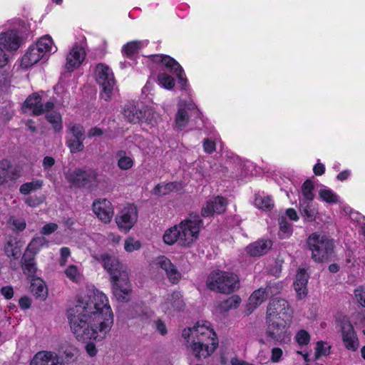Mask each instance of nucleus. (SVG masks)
Wrapping results in <instances>:
<instances>
[{
	"label": "nucleus",
	"instance_id": "44",
	"mask_svg": "<svg viewBox=\"0 0 365 365\" xmlns=\"http://www.w3.org/2000/svg\"><path fill=\"white\" fill-rule=\"evenodd\" d=\"M189 120L187 112L184 108H180L175 115V123L178 127H184Z\"/></svg>",
	"mask_w": 365,
	"mask_h": 365
},
{
	"label": "nucleus",
	"instance_id": "15",
	"mask_svg": "<svg viewBox=\"0 0 365 365\" xmlns=\"http://www.w3.org/2000/svg\"><path fill=\"white\" fill-rule=\"evenodd\" d=\"M227 200L222 197H215L206 202L201 210V215L204 217L212 215L214 213L222 214L226 210Z\"/></svg>",
	"mask_w": 365,
	"mask_h": 365
},
{
	"label": "nucleus",
	"instance_id": "3",
	"mask_svg": "<svg viewBox=\"0 0 365 365\" xmlns=\"http://www.w3.org/2000/svg\"><path fill=\"white\" fill-rule=\"evenodd\" d=\"M307 246L312 251V258L315 262H328L334 257V241L325 235L312 233L307 240Z\"/></svg>",
	"mask_w": 365,
	"mask_h": 365
},
{
	"label": "nucleus",
	"instance_id": "14",
	"mask_svg": "<svg viewBox=\"0 0 365 365\" xmlns=\"http://www.w3.org/2000/svg\"><path fill=\"white\" fill-rule=\"evenodd\" d=\"M93 210L103 222L108 223L113 215L111 202L107 199L96 200L93 203Z\"/></svg>",
	"mask_w": 365,
	"mask_h": 365
},
{
	"label": "nucleus",
	"instance_id": "28",
	"mask_svg": "<svg viewBox=\"0 0 365 365\" xmlns=\"http://www.w3.org/2000/svg\"><path fill=\"white\" fill-rule=\"evenodd\" d=\"M118 158V166L121 170H128L133 165V160L131 158L126 155V152L123 150H118L115 155Z\"/></svg>",
	"mask_w": 365,
	"mask_h": 365
},
{
	"label": "nucleus",
	"instance_id": "21",
	"mask_svg": "<svg viewBox=\"0 0 365 365\" xmlns=\"http://www.w3.org/2000/svg\"><path fill=\"white\" fill-rule=\"evenodd\" d=\"M309 276L307 271L303 268H299L297 274L296 280L294 283V289L300 299L307 294V284Z\"/></svg>",
	"mask_w": 365,
	"mask_h": 365
},
{
	"label": "nucleus",
	"instance_id": "49",
	"mask_svg": "<svg viewBox=\"0 0 365 365\" xmlns=\"http://www.w3.org/2000/svg\"><path fill=\"white\" fill-rule=\"evenodd\" d=\"M141 115L140 122H145L148 124L153 126L156 123L155 115L151 109L143 108L140 109Z\"/></svg>",
	"mask_w": 365,
	"mask_h": 365
},
{
	"label": "nucleus",
	"instance_id": "41",
	"mask_svg": "<svg viewBox=\"0 0 365 365\" xmlns=\"http://www.w3.org/2000/svg\"><path fill=\"white\" fill-rule=\"evenodd\" d=\"M175 185L173 182L167 183L165 185H157L153 190V193L158 196L165 195L170 192L174 190Z\"/></svg>",
	"mask_w": 365,
	"mask_h": 365
},
{
	"label": "nucleus",
	"instance_id": "48",
	"mask_svg": "<svg viewBox=\"0 0 365 365\" xmlns=\"http://www.w3.org/2000/svg\"><path fill=\"white\" fill-rule=\"evenodd\" d=\"M319 197L326 202L336 203L338 202V196L331 190L322 189L319 190Z\"/></svg>",
	"mask_w": 365,
	"mask_h": 365
},
{
	"label": "nucleus",
	"instance_id": "2",
	"mask_svg": "<svg viewBox=\"0 0 365 365\" xmlns=\"http://www.w3.org/2000/svg\"><path fill=\"white\" fill-rule=\"evenodd\" d=\"M104 269L109 273L112 292L117 301L128 302L132 297V285L127 267L119 259L108 254L101 256Z\"/></svg>",
	"mask_w": 365,
	"mask_h": 365
},
{
	"label": "nucleus",
	"instance_id": "8",
	"mask_svg": "<svg viewBox=\"0 0 365 365\" xmlns=\"http://www.w3.org/2000/svg\"><path fill=\"white\" fill-rule=\"evenodd\" d=\"M266 324L265 334L267 341H274L277 344L284 341L287 333L285 319H282L279 321L274 318H271V317H266Z\"/></svg>",
	"mask_w": 365,
	"mask_h": 365
},
{
	"label": "nucleus",
	"instance_id": "5",
	"mask_svg": "<svg viewBox=\"0 0 365 365\" xmlns=\"http://www.w3.org/2000/svg\"><path fill=\"white\" fill-rule=\"evenodd\" d=\"M66 178L73 186L91 189L96 186L97 173L91 169L76 168L66 175Z\"/></svg>",
	"mask_w": 365,
	"mask_h": 365
},
{
	"label": "nucleus",
	"instance_id": "24",
	"mask_svg": "<svg viewBox=\"0 0 365 365\" xmlns=\"http://www.w3.org/2000/svg\"><path fill=\"white\" fill-rule=\"evenodd\" d=\"M312 202L299 200V212L306 222H313L315 220L317 211L312 207Z\"/></svg>",
	"mask_w": 365,
	"mask_h": 365
},
{
	"label": "nucleus",
	"instance_id": "25",
	"mask_svg": "<svg viewBox=\"0 0 365 365\" xmlns=\"http://www.w3.org/2000/svg\"><path fill=\"white\" fill-rule=\"evenodd\" d=\"M21 242L15 237H10L7 241L4 251L8 257H12L14 259L19 258L21 255Z\"/></svg>",
	"mask_w": 365,
	"mask_h": 365
},
{
	"label": "nucleus",
	"instance_id": "33",
	"mask_svg": "<svg viewBox=\"0 0 365 365\" xmlns=\"http://www.w3.org/2000/svg\"><path fill=\"white\" fill-rule=\"evenodd\" d=\"M167 302H170L173 307L177 311L182 310L185 307L182 296L181 293L178 291L173 292L168 296L167 298Z\"/></svg>",
	"mask_w": 365,
	"mask_h": 365
},
{
	"label": "nucleus",
	"instance_id": "19",
	"mask_svg": "<svg viewBox=\"0 0 365 365\" xmlns=\"http://www.w3.org/2000/svg\"><path fill=\"white\" fill-rule=\"evenodd\" d=\"M86 53L83 48L75 45L66 58V68L72 71L74 68L81 65L85 58Z\"/></svg>",
	"mask_w": 365,
	"mask_h": 365
},
{
	"label": "nucleus",
	"instance_id": "55",
	"mask_svg": "<svg viewBox=\"0 0 365 365\" xmlns=\"http://www.w3.org/2000/svg\"><path fill=\"white\" fill-rule=\"evenodd\" d=\"M22 268L25 274L32 278L35 277L37 268L34 261L22 264Z\"/></svg>",
	"mask_w": 365,
	"mask_h": 365
},
{
	"label": "nucleus",
	"instance_id": "42",
	"mask_svg": "<svg viewBox=\"0 0 365 365\" xmlns=\"http://www.w3.org/2000/svg\"><path fill=\"white\" fill-rule=\"evenodd\" d=\"M140 41H131L125 44L122 48V52L128 57L138 52L140 49Z\"/></svg>",
	"mask_w": 365,
	"mask_h": 365
},
{
	"label": "nucleus",
	"instance_id": "60",
	"mask_svg": "<svg viewBox=\"0 0 365 365\" xmlns=\"http://www.w3.org/2000/svg\"><path fill=\"white\" fill-rule=\"evenodd\" d=\"M203 148L206 153H212L215 150V143L209 138L205 139Z\"/></svg>",
	"mask_w": 365,
	"mask_h": 365
},
{
	"label": "nucleus",
	"instance_id": "13",
	"mask_svg": "<svg viewBox=\"0 0 365 365\" xmlns=\"http://www.w3.org/2000/svg\"><path fill=\"white\" fill-rule=\"evenodd\" d=\"M178 227L180 233V244L182 246H189L197 239L200 229L198 226H195L183 221L180 222Z\"/></svg>",
	"mask_w": 365,
	"mask_h": 365
},
{
	"label": "nucleus",
	"instance_id": "61",
	"mask_svg": "<svg viewBox=\"0 0 365 365\" xmlns=\"http://www.w3.org/2000/svg\"><path fill=\"white\" fill-rule=\"evenodd\" d=\"M4 50L6 49L0 45V68L6 66L9 59V55Z\"/></svg>",
	"mask_w": 365,
	"mask_h": 365
},
{
	"label": "nucleus",
	"instance_id": "36",
	"mask_svg": "<svg viewBox=\"0 0 365 365\" xmlns=\"http://www.w3.org/2000/svg\"><path fill=\"white\" fill-rule=\"evenodd\" d=\"M180 233L178 227L174 226L168 229L163 235V240L167 245H173L178 240L180 241Z\"/></svg>",
	"mask_w": 365,
	"mask_h": 365
},
{
	"label": "nucleus",
	"instance_id": "40",
	"mask_svg": "<svg viewBox=\"0 0 365 365\" xmlns=\"http://www.w3.org/2000/svg\"><path fill=\"white\" fill-rule=\"evenodd\" d=\"M84 139H78L75 138H71L66 142L68 147L69 148L71 153H75L76 152L82 151L84 149V145L83 143Z\"/></svg>",
	"mask_w": 365,
	"mask_h": 365
},
{
	"label": "nucleus",
	"instance_id": "31",
	"mask_svg": "<svg viewBox=\"0 0 365 365\" xmlns=\"http://www.w3.org/2000/svg\"><path fill=\"white\" fill-rule=\"evenodd\" d=\"M240 302L241 299L238 295H232L220 303V309L222 312H226L231 309L237 308Z\"/></svg>",
	"mask_w": 365,
	"mask_h": 365
},
{
	"label": "nucleus",
	"instance_id": "64",
	"mask_svg": "<svg viewBox=\"0 0 365 365\" xmlns=\"http://www.w3.org/2000/svg\"><path fill=\"white\" fill-rule=\"evenodd\" d=\"M25 202L28 205L31 207H36L39 205L43 202V200L37 197L29 196L26 199Z\"/></svg>",
	"mask_w": 365,
	"mask_h": 365
},
{
	"label": "nucleus",
	"instance_id": "52",
	"mask_svg": "<svg viewBox=\"0 0 365 365\" xmlns=\"http://www.w3.org/2000/svg\"><path fill=\"white\" fill-rule=\"evenodd\" d=\"M295 339L299 345L304 346L309 344L310 335L306 330L302 329L297 333Z\"/></svg>",
	"mask_w": 365,
	"mask_h": 365
},
{
	"label": "nucleus",
	"instance_id": "39",
	"mask_svg": "<svg viewBox=\"0 0 365 365\" xmlns=\"http://www.w3.org/2000/svg\"><path fill=\"white\" fill-rule=\"evenodd\" d=\"M53 43V41L50 36H46L44 37L41 38L34 45L42 53L46 55V53L50 51L51 50V45Z\"/></svg>",
	"mask_w": 365,
	"mask_h": 365
},
{
	"label": "nucleus",
	"instance_id": "4",
	"mask_svg": "<svg viewBox=\"0 0 365 365\" xmlns=\"http://www.w3.org/2000/svg\"><path fill=\"white\" fill-rule=\"evenodd\" d=\"M237 276L231 272L217 270L207 277V287L220 293H230L237 287Z\"/></svg>",
	"mask_w": 365,
	"mask_h": 365
},
{
	"label": "nucleus",
	"instance_id": "6",
	"mask_svg": "<svg viewBox=\"0 0 365 365\" xmlns=\"http://www.w3.org/2000/svg\"><path fill=\"white\" fill-rule=\"evenodd\" d=\"M218 346V339L217 334L213 331V334L204 335L192 339L191 349L197 359L201 356L206 358L210 356Z\"/></svg>",
	"mask_w": 365,
	"mask_h": 365
},
{
	"label": "nucleus",
	"instance_id": "9",
	"mask_svg": "<svg viewBox=\"0 0 365 365\" xmlns=\"http://www.w3.org/2000/svg\"><path fill=\"white\" fill-rule=\"evenodd\" d=\"M339 322L341 327L342 341L345 347L352 351H356L359 346V341L349 318L342 317Z\"/></svg>",
	"mask_w": 365,
	"mask_h": 365
},
{
	"label": "nucleus",
	"instance_id": "37",
	"mask_svg": "<svg viewBox=\"0 0 365 365\" xmlns=\"http://www.w3.org/2000/svg\"><path fill=\"white\" fill-rule=\"evenodd\" d=\"M48 245V241L46 239L43 237H36L32 239L27 247V250L29 251L33 252V253L36 254L39 250L44 245Z\"/></svg>",
	"mask_w": 365,
	"mask_h": 365
},
{
	"label": "nucleus",
	"instance_id": "30",
	"mask_svg": "<svg viewBox=\"0 0 365 365\" xmlns=\"http://www.w3.org/2000/svg\"><path fill=\"white\" fill-rule=\"evenodd\" d=\"M46 118L48 123L52 124L55 133H58L62 130V119L59 113L56 111L47 113Z\"/></svg>",
	"mask_w": 365,
	"mask_h": 365
},
{
	"label": "nucleus",
	"instance_id": "18",
	"mask_svg": "<svg viewBox=\"0 0 365 365\" xmlns=\"http://www.w3.org/2000/svg\"><path fill=\"white\" fill-rule=\"evenodd\" d=\"M272 242L269 240H259L246 247L247 253L251 257H261L272 248Z\"/></svg>",
	"mask_w": 365,
	"mask_h": 365
},
{
	"label": "nucleus",
	"instance_id": "32",
	"mask_svg": "<svg viewBox=\"0 0 365 365\" xmlns=\"http://www.w3.org/2000/svg\"><path fill=\"white\" fill-rule=\"evenodd\" d=\"M282 288L281 283L269 282L265 288H262V296L264 299L279 294Z\"/></svg>",
	"mask_w": 365,
	"mask_h": 365
},
{
	"label": "nucleus",
	"instance_id": "35",
	"mask_svg": "<svg viewBox=\"0 0 365 365\" xmlns=\"http://www.w3.org/2000/svg\"><path fill=\"white\" fill-rule=\"evenodd\" d=\"M314 189L313 182L308 179L304 181L302 186V194L304 199L302 200H307L308 202H312L314 198V195L312 192Z\"/></svg>",
	"mask_w": 365,
	"mask_h": 365
},
{
	"label": "nucleus",
	"instance_id": "63",
	"mask_svg": "<svg viewBox=\"0 0 365 365\" xmlns=\"http://www.w3.org/2000/svg\"><path fill=\"white\" fill-rule=\"evenodd\" d=\"M19 307L22 309H27L31 307V300L29 297L24 296L19 299Z\"/></svg>",
	"mask_w": 365,
	"mask_h": 365
},
{
	"label": "nucleus",
	"instance_id": "10",
	"mask_svg": "<svg viewBox=\"0 0 365 365\" xmlns=\"http://www.w3.org/2000/svg\"><path fill=\"white\" fill-rule=\"evenodd\" d=\"M292 312L288 302L285 299L274 298L269 302L267 306L266 317H271V318H274L278 320H282V319L289 320L292 317Z\"/></svg>",
	"mask_w": 365,
	"mask_h": 365
},
{
	"label": "nucleus",
	"instance_id": "17",
	"mask_svg": "<svg viewBox=\"0 0 365 365\" xmlns=\"http://www.w3.org/2000/svg\"><path fill=\"white\" fill-rule=\"evenodd\" d=\"M157 264L164 269L166 274L173 284H175L181 277V274L178 271L175 266L170 260L165 256H160L157 259Z\"/></svg>",
	"mask_w": 365,
	"mask_h": 365
},
{
	"label": "nucleus",
	"instance_id": "11",
	"mask_svg": "<svg viewBox=\"0 0 365 365\" xmlns=\"http://www.w3.org/2000/svg\"><path fill=\"white\" fill-rule=\"evenodd\" d=\"M137 220L138 212L136 207L134 205H128L124 207L115 217V222L118 227L125 232L133 227Z\"/></svg>",
	"mask_w": 365,
	"mask_h": 365
},
{
	"label": "nucleus",
	"instance_id": "50",
	"mask_svg": "<svg viewBox=\"0 0 365 365\" xmlns=\"http://www.w3.org/2000/svg\"><path fill=\"white\" fill-rule=\"evenodd\" d=\"M262 288H259L257 290L253 292L250 298L248 299V302L255 305V308H257L259 304H262L265 299L262 294Z\"/></svg>",
	"mask_w": 365,
	"mask_h": 365
},
{
	"label": "nucleus",
	"instance_id": "29",
	"mask_svg": "<svg viewBox=\"0 0 365 365\" xmlns=\"http://www.w3.org/2000/svg\"><path fill=\"white\" fill-rule=\"evenodd\" d=\"M78 355V350L73 346H68L65 349L60 357V361L63 362V365L65 364H70L76 361Z\"/></svg>",
	"mask_w": 365,
	"mask_h": 365
},
{
	"label": "nucleus",
	"instance_id": "59",
	"mask_svg": "<svg viewBox=\"0 0 365 365\" xmlns=\"http://www.w3.org/2000/svg\"><path fill=\"white\" fill-rule=\"evenodd\" d=\"M58 228V225L55 223H49L44 225L41 231V233L44 235H50L55 232Z\"/></svg>",
	"mask_w": 365,
	"mask_h": 365
},
{
	"label": "nucleus",
	"instance_id": "46",
	"mask_svg": "<svg viewBox=\"0 0 365 365\" xmlns=\"http://www.w3.org/2000/svg\"><path fill=\"white\" fill-rule=\"evenodd\" d=\"M327 342L319 341L317 342L315 348V359H318L321 356H327L329 354L330 346L327 345Z\"/></svg>",
	"mask_w": 365,
	"mask_h": 365
},
{
	"label": "nucleus",
	"instance_id": "45",
	"mask_svg": "<svg viewBox=\"0 0 365 365\" xmlns=\"http://www.w3.org/2000/svg\"><path fill=\"white\" fill-rule=\"evenodd\" d=\"M170 72L175 74L178 78V83L179 84L181 89L185 90L187 86V80L185 77L184 70L180 65L179 69H170Z\"/></svg>",
	"mask_w": 365,
	"mask_h": 365
},
{
	"label": "nucleus",
	"instance_id": "34",
	"mask_svg": "<svg viewBox=\"0 0 365 365\" xmlns=\"http://www.w3.org/2000/svg\"><path fill=\"white\" fill-rule=\"evenodd\" d=\"M255 205L259 209H262L263 210H271L274 207L273 200L269 196L262 197L259 195H257L255 198Z\"/></svg>",
	"mask_w": 365,
	"mask_h": 365
},
{
	"label": "nucleus",
	"instance_id": "57",
	"mask_svg": "<svg viewBox=\"0 0 365 365\" xmlns=\"http://www.w3.org/2000/svg\"><path fill=\"white\" fill-rule=\"evenodd\" d=\"M70 130L72 133L71 138L85 139L84 128L81 125L75 124L70 128Z\"/></svg>",
	"mask_w": 365,
	"mask_h": 365
},
{
	"label": "nucleus",
	"instance_id": "54",
	"mask_svg": "<svg viewBox=\"0 0 365 365\" xmlns=\"http://www.w3.org/2000/svg\"><path fill=\"white\" fill-rule=\"evenodd\" d=\"M9 223L14 226V229L16 231L21 232L26 228V222L22 218H15L11 217L9 220Z\"/></svg>",
	"mask_w": 365,
	"mask_h": 365
},
{
	"label": "nucleus",
	"instance_id": "12",
	"mask_svg": "<svg viewBox=\"0 0 365 365\" xmlns=\"http://www.w3.org/2000/svg\"><path fill=\"white\" fill-rule=\"evenodd\" d=\"M22 38L18 30L12 29L0 34V45H1L6 51H15L21 46Z\"/></svg>",
	"mask_w": 365,
	"mask_h": 365
},
{
	"label": "nucleus",
	"instance_id": "38",
	"mask_svg": "<svg viewBox=\"0 0 365 365\" xmlns=\"http://www.w3.org/2000/svg\"><path fill=\"white\" fill-rule=\"evenodd\" d=\"M43 185L42 180H34L29 182L24 183L21 185L19 191L23 195H29L31 191L40 189Z\"/></svg>",
	"mask_w": 365,
	"mask_h": 365
},
{
	"label": "nucleus",
	"instance_id": "16",
	"mask_svg": "<svg viewBox=\"0 0 365 365\" xmlns=\"http://www.w3.org/2000/svg\"><path fill=\"white\" fill-rule=\"evenodd\" d=\"M30 365H63L60 357L51 351H39L35 354Z\"/></svg>",
	"mask_w": 365,
	"mask_h": 365
},
{
	"label": "nucleus",
	"instance_id": "56",
	"mask_svg": "<svg viewBox=\"0 0 365 365\" xmlns=\"http://www.w3.org/2000/svg\"><path fill=\"white\" fill-rule=\"evenodd\" d=\"M279 225L280 231L284 234L291 235L292 232V228L290 223L287 220L286 217L282 216L279 218Z\"/></svg>",
	"mask_w": 365,
	"mask_h": 365
},
{
	"label": "nucleus",
	"instance_id": "53",
	"mask_svg": "<svg viewBox=\"0 0 365 365\" xmlns=\"http://www.w3.org/2000/svg\"><path fill=\"white\" fill-rule=\"evenodd\" d=\"M141 243L138 240H134L133 238H128L124 245L125 250L128 252H131L134 250H138L140 248Z\"/></svg>",
	"mask_w": 365,
	"mask_h": 365
},
{
	"label": "nucleus",
	"instance_id": "43",
	"mask_svg": "<svg viewBox=\"0 0 365 365\" xmlns=\"http://www.w3.org/2000/svg\"><path fill=\"white\" fill-rule=\"evenodd\" d=\"M192 328V339H196L200 335H207V334H213V329H210L207 326L205 325H200L199 322L197 323L196 326H194Z\"/></svg>",
	"mask_w": 365,
	"mask_h": 365
},
{
	"label": "nucleus",
	"instance_id": "23",
	"mask_svg": "<svg viewBox=\"0 0 365 365\" xmlns=\"http://www.w3.org/2000/svg\"><path fill=\"white\" fill-rule=\"evenodd\" d=\"M30 290L41 301H44L48 296V289L43 281L38 277L31 279Z\"/></svg>",
	"mask_w": 365,
	"mask_h": 365
},
{
	"label": "nucleus",
	"instance_id": "58",
	"mask_svg": "<svg viewBox=\"0 0 365 365\" xmlns=\"http://www.w3.org/2000/svg\"><path fill=\"white\" fill-rule=\"evenodd\" d=\"M183 222H187L188 224L198 226L200 228L202 225V220L200 219V217L197 214L191 213L188 219L185 220Z\"/></svg>",
	"mask_w": 365,
	"mask_h": 365
},
{
	"label": "nucleus",
	"instance_id": "47",
	"mask_svg": "<svg viewBox=\"0 0 365 365\" xmlns=\"http://www.w3.org/2000/svg\"><path fill=\"white\" fill-rule=\"evenodd\" d=\"M158 79L159 83L166 89H172L175 86L174 78L167 73H159Z\"/></svg>",
	"mask_w": 365,
	"mask_h": 365
},
{
	"label": "nucleus",
	"instance_id": "22",
	"mask_svg": "<svg viewBox=\"0 0 365 365\" xmlns=\"http://www.w3.org/2000/svg\"><path fill=\"white\" fill-rule=\"evenodd\" d=\"M41 108V96L37 93H34L26 98L23 104L22 110L24 113H26V108L33 109L32 114L34 115H40L42 114L43 111Z\"/></svg>",
	"mask_w": 365,
	"mask_h": 365
},
{
	"label": "nucleus",
	"instance_id": "7",
	"mask_svg": "<svg viewBox=\"0 0 365 365\" xmlns=\"http://www.w3.org/2000/svg\"><path fill=\"white\" fill-rule=\"evenodd\" d=\"M96 80L102 88L101 96L106 101L109 100L115 84L112 70L108 66L99 63L96 66Z\"/></svg>",
	"mask_w": 365,
	"mask_h": 365
},
{
	"label": "nucleus",
	"instance_id": "62",
	"mask_svg": "<svg viewBox=\"0 0 365 365\" xmlns=\"http://www.w3.org/2000/svg\"><path fill=\"white\" fill-rule=\"evenodd\" d=\"M1 293L5 297V299H10L14 296L13 287L11 286L3 287L1 289Z\"/></svg>",
	"mask_w": 365,
	"mask_h": 365
},
{
	"label": "nucleus",
	"instance_id": "26",
	"mask_svg": "<svg viewBox=\"0 0 365 365\" xmlns=\"http://www.w3.org/2000/svg\"><path fill=\"white\" fill-rule=\"evenodd\" d=\"M125 118L133 123H138L140 122L141 111L140 109L133 105H127L123 110Z\"/></svg>",
	"mask_w": 365,
	"mask_h": 365
},
{
	"label": "nucleus",
	"instance_id": "51",
	"mask_svg": "<svg viewBox=\"0 0 365 365\" xmlns=\"http://www.w3.org/2000/svg\"><path fill=\"white\" fill-rule=\"evenodd\" d=\"M11 168V166L9 160H4L0 162V175L4 182H6L9 178H11L9 175V170Z\"/></svg>",
	"mask_w": 365,
	"mask_h": 365
},
{
	"label": "nucleus",
	"instance_id": "20",
	"mask_svg": "<svg viewBox=\"0 0 365 365\" xmlns=\"http://www.w3.org/2000/svg\"><path fill=\"white\" fill-rule=\"evenodd\" d=\"M44 56V53H42L37 47L34 45L31 46L21 58V66L27 68L38 63Z\"/></svg>",
	"mask_w": 365,
	"mask_h": 365
},
{
	"label": "nucleus",
	"instance_id": "27",
	"mask_svg": "<svg viewBox=\"0 0 365 365\" xmlns=\"http://www.w3.org/2000/svg\"><path fill=\"white\" fill-rule=\"evenodd\" d=\"M150 58L155 63H162L170 71V69H179L180 64L173 58L166 55H152Z\"/></svg>",
	"mask_w": 365,
	"mask_h": 365
},
{
	"label": "nucleus",
	"instance_id": "1",
	"mask_svg": "<svg viewBox=\"0 0 365 365\" xmlns=\"http://www.w3.org/2000/svg\"><path fill=\"white\" fill-rule=\"evenodd\" d=\"M67 315L73 333L81 341H101L113 324V314L107 297L98 290H89L79 297L76 304L68 310Z\"/></svg>",
	"mask_w": 365,
	"mask_h": 365
}]
</instances>
